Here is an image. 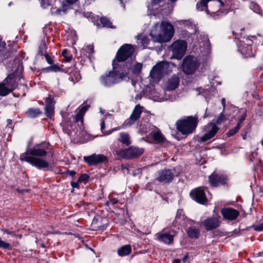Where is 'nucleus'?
<instances>
[{
  "label": "nucleus",
  "mask_w": 263,
  "mask_h": 263,
  "mask_svg": "<svg viewBox=\"0 0 263 263\" xmlns=\"http://www.w3.org/2000/svg\"><path fill=\"white\" fill-rule=\"evenodd\" d=\"M250 8L251 10H252L254 12L261 14V10L260 6L256 3L251 2L250 4Z\"/></svg>",
  "instance_id": "nucleus-32"
},
{
  "label": "nucleus",
  "mask_w": 263,
  "mask_h": 263,
  "mask_svg": "<svg viewBox=\"0 0 263 263\" xmlns=\"http://www.w3.org/2000/svg\"><path fill=\"white\" fill-rule=\"evenodd\" d=\"M143 107H141L139 104L137 105L134 109L133 110L132 114L130 117L132 118L135 122L137 121L140 117V115L142 113Z\"/></svg>",
  "instance_id": "nucleus-26"
},
{
  "label": "nucleus",
  "mask_w": 263,
  "mask_h": 263,
  "mask_svg": "<svg viewBox=\"0 0 263 263\" xmlns=\"http://www.w3.org/2000/svg\"><path fill=\"white\" fill-rule=\"evenodd\" d=\"M219 130V128L213 123L208 124L205 127L206 133L201 137L202 142H205L213 138Z\"/></svg>",
  "instance_id": "nucleus-15"
},
{
  "label": "nucleus",
  "mask_w": 263,
  "mask_h": 263,
  "mask_svg": "<svg viewBox=\"0 0 263 263\" xmlns=\"http://www.w3.org/2000/svg\"><path fill=\"white\" fill-rule=\"evenodd\" d=\"M83 115L80 112L77 114L74 118L75 122H78L79 121H81V122H83Z\"/></svg>",
  "instance_id": "nucleus-43"
},
{
  "label": "nucleus",
  "mask_w": 263,
  "mask_h": 263,
  "mask_svg": "<svg viewBox=\"0 0 263 263\" xmlns=\"http://www.w3.org/2000/svg\"><path fill=\"white\" fill-rule=\"evenodd\" d=\"M187 236L191 239H197L200 234V230L194 226H190L186 229Z\"/></svg>",
  "instance_id": "nucleus-20"
},
{
  "label": "nucleus",
  "mask_w": 263,
  "mask_h": 263,
  "mask_svg": "<svg viewBox=\"0 0 263 263\" xmlns=\"http://www.w3.org/2000/svg\"><path fill=\"white\" fill-rule=\"evenodd\" d=\"M87 50H89L90 52H92L93 51V47L92 45H89L87 47Z\"/></svg>",
  "instance_id": "nucleus-60"
},
{
  "label": "nucleus",
  "mask_w": 263,
  "mask_h": 263,
  "mask_svg": "<svg viewBox=\"0 0 263 263\" xmlns=\"http://www.w3.org/2000/svg\"><path fill=\"white\" fill-rule=\"evenodd\" d=\"M67 174L70 176H74L75 175V174H76V172L74 171H71V170H68L67 171Z\"/></svg>",
  "instance_id": "nucleus-52"
},
{
  "label": "nucleus",
  "mask_w": 263,
  "mask_h": 263,
  "mask_svg": "<svg viewBox=\"0 0 263 263\" xmlns=\"http://www.w3.org/2000/svg\"><path fill=\"white\" fill-rule=\"evenodd\" d=\"M42 71H44V72H46L51 71H52V70H51V66L47 67H46V68L43 69Z\"/></svg>",
  "instance_id": "nucleus-55"
},
{
  "label": "nucleus",
  "mask_w": 263,
  "mask_h": 263,
  "mask_svg": "<svg viewBox=\"0 0 263 263\" xmlns=\"http://www.w3.org/2000/svg\"><path fill=\"white\" fill-rule=\"evenodd\" d=\"M180 78L178 74H173L166 83L165 88L167 90L172 91L176 89L179 86Z\"/></svg>",
  "instance_id": "nucleus-17"
},
{
  "label": "nucleus",
  "mask_w": 263,
  "mask_h": 263,
  "mask_svg": "<svg viewBox=\"0 0 263 263\" xmlns=\"http://www.w3.org/2000/svg\"><path fill=\"white\" fill-rule=\"evenodd\" d=\"M138 43L140 46H142L143 48H145L149 43L148 38L142 34L137 35Z\"/></svg>",
  "instance_id": "nucleus-29"
},
{
  "label": "nucleus",
  "mask_w": 263,
  "mask_h": 263,
  "mask_svg": "<svg viewBox=\"0 0 263 263\" xmlns=\"http://www.w3.org/2000/svg\"><path fill=\"white\" fill-rule=\"evenodd\" d=\"M128 58L127 60L129 59ZM126 60H125V64H128L130 65L129 68V71L130 70L133 74L135 75H138L139 74L141 71L143 65L142 63H139V62H136L135 64L132 66L131 63H129L127 62H126Z\"/></svg>",
  "instance_id": "nucleus-22"
},
{
  "label": "nucleus",
  "mask_w": 263,
  "mask_h": 263,
  "mask_svg": "<svg viewBox=\"0 0 263 263\" xmlns=\"http://www.w3.org/2000/svg\"><path fill=\"white\" fill-rule=\"evenodd\" d=\"M45 59L48 64H52L53 63L52 60L51 59V57L47 53H46L45 54Z\"/></svg>",
  "instance_id": "nucleus-48"
},
{
  "label": "nucleus",
  "mask_w": 263,
  "mask_h": 263,
  "mask_svg": "<svg viewBox=\"0 0 263 263\" xmlns=\"http://www.w3.org/2000/svg\"><path fill=\"white\" fill-rule=\"evenodd\" d=\"M17 191L20 193H23L25 191V190L17 189Z\"/></svg>",
  "instance_id": "nucleus-64"
},
{
  "label": "nucleus",
  "mask_w": 263,
  "mask_h": 263,
  "mask_svg": "<svg viewBox=\"0 0 263 263\" xmlns=\"http://www.w3.org/2000/svg\"><path fill=\"white\" fill-rule=\"evenodd\" d=\"M54 98L52 96L49 95L45 100L46 106H54V102L53 101Z\"/></svg>",
  "instance_id": "nucleus-36"
},
{
  "label": "nucleus",
  "mask_w": 263,
  "mask_h": 263,
  "mask_svg": "<svg viewBox=\"0 0 263 263\" xmlns=\"http://www.w3.org/2000/svg\"><path fill=\"white\" fill-rule=\"evenodd\" d=\"M203 46H205L206 47V52L208 53L210 52V44L209 42V40L206 39V41L203 43Z\"/></svg>",
  "instance_id": "nucleus-44"
},
{
  "label": "nucleus",
  "mask_w": 263,
  "mask_h": 263,
  "mask_svg": "<svg viewBox=\"0 0 263 263\" xmlns=\"http://www.w3.org/2000/svg\"><path fill=\"white\" fill-rule=\"evenodd\" d=\"M105 128V120L104 119H102L101 123V129L103 132V129Z\"/></svg>",
  "instance_id": "nucleus-56"
},
{
  "label": "nucleus",
  "mask_w": 263,
  "mask_h": 263,
  "mask_svg": "<svg viewBox=\"0 0 263 263\" xmlns=\"http://www.w3.org/2000/svg\"><path fill=\"white\" fill-rule=\"evenodd\" d=\"M98 219L96 218H94L92 221V225L95 226L98 224Z\"/></svg>",
  "instance_id": "nucleus-59"
},
{
  "label": "nucleus",
  "mask_w": 263,
  "mask_h": 263,
  "mask_svg": "<svg viewBox=\"0 0 263 263\" xmlns=\"http://www.w3.org/2000/svg\"><path fill=\"white\" fill-rule=\"evenodd\" d=\"M16 64H17V67L14 72L9 74L3 81L12 91L17 86V82L21 78V73L23 70V67L21 63L18 61L17 63H15Z\"/></svg>",
  "instance_id": "nucleus-8"
},
{
  "label": "nucleus",
  "mask_w": 263,
  "mask_h": 263,
  "mask_svg": "<svg viewBox=\"0 0 263 263\" xmlns=\"http://www.w3.org/2000/svg\"><path fill=\"white\" fill-rule=\"evenodd\" d=\"M223 112L222 111L219 116L218 117H217V118L216 119V121H215V123L217 124H220L222 123H223L225 121H227V118H226L225 116L223 115Z\"/></svg>",
  "instance_id": "nucleus-37"
},
{
  "label": "nucleus",
  "mask_w": 263,
  "mask_h": 263,
  "mask_svg": "<svg viewBox=\"0 0 263 263\" xmlns=\"http://www.w3.org/2000/svg\"><path fill=\"white\" fill-rule=\"evenodd\" d=\"M131 252L132 248L129 245L123 246L117 250L118 255L121 257L129 255Z\"/></svg>",
  "instance_id": "nucleus-23"
},
{
  "label": "nucleus",
  "mask_w": 263,
  "mask_h": 263,
  "mask_svg": "<svg viewBox=\"0 0 263 263\" xmlns=\"http://www.w3.org/2000/svg\"><path fill=\"white\" fill-rule=\"evenodd\" d=\"M89 178V176L87 174H83L79 178L78 182H86L88 180Z\"/></svg>",
  "instance_id": "nucleus-39"
},
{
  "label": "nucleus",
  "mask_w": 263,
  "mask_h": 263,
  "mask_svg": "<svg viewBox=\"0 0 263 263\" xmlns=\"http://www.w3.org/2000/svg\"><path fill=\"white\" fill-rule=\"evenodd\" d=\"M254 229L256 231H263V222L259 223V224H257L256 226H255L254 227Z\"/></svg>",
  "instance_id": "nucleus-42"
},
{
  "label": "nucleus",
  "mask_w": 263,
  "mask_h": 263,
  "mask_svg": "<svg viewBox=\"0 0 263 263\" xmlns=\"http://www.w3.org/2000/svg\"><path fill=\"white\" fill-rule=\"evenodd\" d=\"M89 107V105H88L82 107L79 111V112L84 115L85 113V112L88 110Z\"/></svg>",
  "instance_id": "nucleus-45"
},
{
  "label": "nucleus",
  "mask_w": 263,
  "mask_h": 263,
  "mask_svg": "<svg viewBox=\"0 0 263 263\" xmlns=\"http://www.w3.org/2000/svg\"><path fill=\"white\" fill-rule=\"evenodd\" d=\"M72 59V57L69 56V57H65V60L66 62H69Z\"/></svg>",
  "instance_id": "nucleus-62"
},
{
  "label": "nucleus",
  "mask_w": 263,
  "mask_h": 263,
  "mask_svg": "<svg viewBox=\"0 0 263 263\" xmlns=\"http://www.w3.org/2000/svg\"><path fill=\"white\" fill-rule=\"evenodd\" d=\"M212 1L215 4H219L220 6H223L224 5V3L221 0H212Z\"/></svg>",
  "instance_id": "nucleus-51"
},
{
  "label": "nucleus",
  "mask_w": 263,
  "mask_h": 263,
  "mask_svg": "<svg viewBox=\"0 0 263 263\" xmlns=\"http://www.w3.org/2000/svg\"><path fill=\"white\" fill-rule=\"evenodd\" d=\"M161 1V0H152V5L153 6L159 5Z\"/></svg>",
  "instance_id": "nucleus-54"
},
{
  "label": "nucleus",
  "mask_w": 263,
  "mask_h": 263,
  "mask_svg": "<svg viewBox=\"0 0 263 263\" xmlns=\"http://www.w3.org/2000/svg\"><path fill=\"white\" fill-rule=\"evenodd\" d=\"M135 121L129 117L127 120H126L122 124L123 127H127L130 126L134 124Z\"/></svg>",
  "instance_id": "nucleus-38"
},
{
  "label": "nucleus",
  "mask_w": 263,
  "mask_h": 263,
  "mask_svg": "<svg viewBox=\"0 0 263 263\" xmlns=\"http://www.w3.org/2000/svg\"><path fill=\"white\" fill-rule=\"evenodd\" d=\"M54 106H45V114L46 116L49 118H51L54 112Z\"/></svg>",
  "instance_id": "nucleus-33"
},
{
  "label": "nucleus",
  "mask_w": 263,
  "mask_h": 263,
  "mask_svg": "<svg viewBox=\"0 0 263 263\" xmlns=\"http://www.w3.org/2000/svg\"><path fill=\"white\" fill-rule=\"evenodd\" d=\"M212 1V0H201L196 5L197 9L199 11L205 10L208 13H209V10L208 8V3Z\"/></svg>",
  "instance_id": "nucleus-28"
},
{
  "label": "nucleus",
  "mask_w": 263,
  "mask_h": 263,
  "mask_svg": "<svg viewBox=\"0 0 263 263\" xmlns=\"http://www.w3.org/2000/svg\"><path fill=\"white\" fill-rule=\"evenodd\" d=\"M80 182H71V185L73 188H79V183Z\"/></svg>",
  "instance_id": "nucleus-50"
},
{
  "label": "nucleus",
  "mask_w": 263,
  "mask_h": 263,
  "mask_svg": "<svg viewBox=\"0 0 263 263\" xmlns=\"http://www.w3.org/2000/svg\"><path fill=\"white\" fill-rule=\"evenodd\" d=\"M183 24L187 27L188 29H194L195 28V26L192 24V23L189 20H184L182 21Z\"/></svg>",
  "instance_id": "nucleus-40"
},
{
  "label": "nucleus",
  "mask_w": 263,
  "mask_h": 263,
  "mask_svg": "<svg viewBox=\"0 0 263 263\" xmlns=\"http://www.w3.org/2000/svg\"><path fill=\"white\" fill-rule=\"evenodd\" d=\"M12 91L11 89L4 82H2L0 83V96H5L11 92Z\"/></svg>",
  "instance_id": "nucleus-30"
},
{
  "label": "nucleus",
  "mask_w": 263,
  "mask_h": 263,
  "mask_svg": "<svg viewBox=\"0 0 263 263\" xmlns=\"http://www.w3.org/2000/svg\"><path fill=\"white\" fill-rule=\"evenodd\" d=\"M173 25L166 21H162L160 25L155 24L150 32V36L154 42L160 43L170 41L174 35Z\"/></svg>",
  "instance_id": "nucleus-3"
},
{
  "label": "nucleus",
  "mask_w": 263,
  "mask_h": 263,
  "mask_svg": "<svg viewBox=\"0 0 263 263\" xmlns=\"http://www.w3.org/2000/svg\"><path fill=\"white\" fill-rule=\"evenodd\" d=\"M210 184L212 187H217L227 183V177L223 174L216 173L215 171L209 176Z\"/></svg>",
  "instance_id": "nucleus-11"
},
{
  "label": "nucleus",
  "mask_w": 263,
  "mask_h": 263,
  "mask_svg": "<svg viewBox=\"0 0 263 263\" xmlns=\"http://www.w3.org/2000/svg\"><path fill=\"white\" fill-rule=\"evenodd\" d=\"M100 22L101 23L103 27L114 28V27L111 25L112 23L106 17H102L100 18Z\"/></svg>",
  "instance_id": "nucleus-31"
},
{
  "label": "nucleus",
  "mask_w": 263,
  "mask_h": 263,
  "mask_svg": "<svg viewBox=\"0 0 263 263\" xmlns=\"http://www.w3.org/2000/svg\"><path fill=\"white\" fill-rule=\"evenodd\" d=\"M185 41L178 40L174 42L168 47L169 51L172 52L171 59L181 60L185 53L187 49Z\"/></svg>",
  "instance_id": "nucleus-5"
},
{
  "label": "nucleus",
  "mask_w": 263,
  "mask_h": 263,
  "mask_svg": "<svg viewBox=\"0 0 263 263\" xmlns=\"http://www.w3.org/2000/svg\"><path fill=\"white\" fill-rule=\"evenodd\" d=\"M221 104L223 106V111H224L225 108H226V100H225L224 98H222Z\"/></svg>",
  "instance_id": "nucleus-58"
},
{
  "label": "nucleus",
  "mask_w": 263,
  "mask_h": 263,
  "mask_svg": "<svg viewBox=\"0 0 263 263\" xmlns=\"http://www.w3.org/2000/svg\"><path fill=\"white\" fill-rule=\"evenodd\" d=\"M118 140L120 142L126 146H128L132 143L130 137L127 133H121L120 134V138Z\"/></svg>",
  "instance_id": "nucleus-25"
},
{
  "label": "nucleus",
  "mask_w": 263,
  "mask_h": 263,
  "mask_svg": "<svg viewBox=\"0 0 263 263\" xmlns=\"http://www.w3.org/2000/svg\"><path fill=\"white\" fill-rule=\"evenodd\" d=\"M247 115L246 111L243 112L242 115L240 116L239 121L237 123V125H241V124L243 122V121L246 119Z\"/></svg>",
  "instance_id": "nucleus-41"
},
{
  "label": "nucleus",
  "mask_w": 263,
  "mask_h": 263,
  "mask_svg": "<svg viewBox=\"0 0 263 263\" xmlns=\"http://www.w3.org/2000/svg\"><path fill=\"white\" fill-rule=\"evenodd\" d=\"M221 214L224 219L233 220L238 217L239 212L232 208H226L221 209Z\"/></svg>",
  "instance_id": "nucleus-16"
},
{
  "label": "nucleus",
  "mask_w": 263,
  "mask_h": 263,
  "mask_svg": "<svg viewBox=\"0 0 263 263\" xmlns=\"http://www.w3.org/2000/svg\"><path fill=\"white\" fill-rule=\"evenodd\" d=\"M179 172L175 167L170 169H164L158 173L156 179L158 181L163 184L168 183L172 181L175 176H178Z\"/></svg>",
  "instance_id": "nucleus-10"
},
{
  "label": "nucleus",
  "mask_w": 263,
  "mask_h": 263,
  "mask_svg": "<svg viewBox=\"0 0 263 263\" xmlns=\"http://www.w3.org/2000/svg\"><path fill=\"white\" fill-rule=\"evenodd\" d=\"M144 152L143 148L130 146L127 148L116 151L117 155L120 158L126 160H132L140 156Z\"/></svg>",
  "instance_id": "nucleus-7"
},
{
  "label": "nucleus",
  "mask_w": 263,
  "mask_h": 263,
  "mask_svg": "<svg viewBox=\"0 0 263 263\" xmlns=\"http://www.w3.org/2000/svg\"><path fill=\"white\" fill-rule=\"evenodd\" d=\"M110 204L115 205L118 202V200L117 198H112L109 200Z\"/></svg>",
  "instance_id": "nucleus-53"
},
{
  "label": "nucleus",
  "mask_w": 263,
  "mask_h": 263,
  "mask_svg": "<svg viewBox=\"0 0 263 263\" xmlns=\"http://www.w3.org/2000/svg\"><path fill=\"white\" fill-rule=\"evenodd\" d=\"M151 135L153 140L156 143H162L165 140V138L159 130H158L157 132H152Z\"/></svg>",
  "instance_id": "nucleus-24"
},
{
  "label": "nucleus",
  "mask_w": 263,
  "mask_h": 263,
  "mask_svg": "<svg viewBox=\"0 0 263 263\" xmlns=\"http://www.w3.org/2000/svg\"><path fill=\"white\" fill-rule=\"evenodd\" d=\"M1 231H3L4 233H6L8 235H11V236H14L15 233L13 231H10L8 229H1Z\"/></svg>",
  "instance_id": "nucleus-47"
},
{
  "label": "nucleus",
  "mask_w": 263,
  "mask_h": 263,
  "mask_svg": "<svg viewBox=\"0 0 263 263\" xmlns=\"http://www.w3.org/2000/svg\"><path fill=\"white\" fill-rule=\"evenodd\" d=\"M181 216H184V212L182 210L179 209L177 212L176 218H180Z\"/></svg>",
  "instance_id": "nucleus-46"
},
{
  "label": "nucleus",
  "mask_w": 263,
  "mask_h": 263,
  "mask_svg": "<svg viewBox=\"0 0 263 263\" xmlns=\"http://www.w3.org/2000/svg\"><path fill=\"white\" fill-rule=\"evenodd\" d=\"M96 228H99L100 230H104L106 229V226H105V225H98L97 226H95Z\"/></svg>",
  "instance_id": "nucleus-57"
},
{
  "label": "nucleus",
  "mask_w": 263,
  "mask_h": 263,
  "mask_svg": "<svg viewBox=\"0 0 263 263\" xmlns=\"http://www.w3.org/2000/svg\"><path fill=\"white\" fill-rule=\"evenodd\" d=\"M0 249L11 250L12 248L10 243L3 241L0 237Z\"/></svg>",
  "instance_id": "nucleus-34"
},
{
  "label": "nucleus",
  "mask_w": 263,
  "mask_h": 263,
  "mask_svg": "<svg viewBox=\"0 0 263 263\" xmlns=\"http://www.w3.org/2000/svg\"><path fill=\"white\" fill-rule=\"evenodd\" d=\"M78 0H65L62 4L61 8L58 9L56 11L57 14L60 13L61 11L66 12L67 10L71 8V6L76 3Z\"/></svg>",
  "instance_id": "nucleus-21"
},
{
  "label": "nucleus",
  "mask_w": 263,
  "mask_h": 263,
  "mask_svg": "<svg viewBox=\"0 0 263 263\" xmlns=\"http://www.w3.org/2000/svg\"><path fill=\"white\" fill-rule=\"evenodd\" d=\"M170 64L167 62H160L155 65L150 71L149 76L155 81H159L169 71Z\"/></svg>",
  "instance_id": "nucleus-9"
},
{
  "label": "nucleus",
  "mask_w": 263,
  "mask_h": 263,
  "mask_svg": "<svg viewBox=\"0 0 263 263\" xmlns=\"http://www.w3.org/2000/svg\"><path fill=\"white\" fill-rule=\"evenodd\" d=\"M180 260L179 259H176L174 260L173 263H180Z\"/></svg>",
  "instance_id": "nucleus-63"
},
{
  "label": "nucleus",
  "mask_w": 263,
  "mask_h": 263,
  "mask_svg": "<svg viewBox=\"0 0 263 263\" xmlns=\"http://www.w3.org/2000/svg\"><path fill=\"white\" fill-rule=\"evenodd\" d=\"M158 240L165 244H171L174 239V235L170 234L168 233H160L156 235Z\"/></svg>",
  "instance_id": "nucleus-19"
},
{
  "label": "nucleus",
  "mask_w": 263,
  "mask_h": 263,
  "mask_svg": "<svg viewBox=\"0 0 263 263\" xmlns=\"http://www.w3.org/2000/svg\"><path fill=\"white\" fill-rule=\"evenodd\" d=\"M203 224L205 229L209 231L217 228L219 226V222L216 218L211 217L205 220Z\"/></svg>",
  "instance_id": "nucleus-18"
},
{
  "label": "nucleus",
  "mask_w": 263,
  "mask_h": 263,
  "mask_svg": "<svg viewBox=\"0 0 263 263\" xmlns=\"http://www.w3.org/2000/svg\"><path fill=\"white\" fill-rule=\"evenodd\" d=\"M198 124V117L189 116L176 122L177 129L183 135L193 133Z\"/></svg>",
  "instance_id": "nucleus-4"
},
{
  "label": "nucleus",
  "mask_w": 263,
  "mask_h": 263,
  "mask_svg": "<svg viewBox=\"0 0 263 263\" xmlns=\"http://www.w3.org/2000/svg\"><path fill=\"white\" fill-rule=\"evenodd\" d=\"M191 198L197 202L204 204L207 202V199L204 190L201 187H197L190 192Z\"/></svg>",
  "instance_id": "nucleus-14"
},
{
  "label": "nucleus",
  "mask_w": 263,
  "mask_h": 263,
  "mask_svg": "<svg viewBox=\"0 0 263 263\" xmlns=\"http://www.w3.org/2000/svg\"><path fill=\"white\" fill-rule=\"evenodd\" d=\"M134 51L131 44H125L118 50L115 59L112 61V70L100 77L101 84L105 87H110L123 81L130 79L129 64L125 60L130 58Z\"/></svg>",
  "instance_id": "nucleus-1"
},
{
  "label": "nucleus",
  "mask_w": 263,
  "mask_h": 263,
  "mask_svg": "<svg viewBox=\"0 0 263 263\" xmlns=\"http://www.w3.org/2000/svg\"><path fill=\"white\" fill-rule=\"evenodd\" d=\"M50 145L48 142L37 144L22 154L20 156V160L30 163L39 170L49 171V163L42 158L47 155L50 150Z\"/></svg>",
  "instance_id": "nucleus-2"
},
{
  "label": "nucleus",
  "mask_w": 263,
  "mask_h": 263,
  "mask_svg": "<svg viewBox=\"0 0 263 263\" xmlns=\"http://www.w3.org/2000/svg\"><path fill=\"white\" fill-rule=\"evenodd\" d=\"M51 70L52 71L58 72L61 70V68L57 65H53L51 66Z\"/></svg>",
  "instance_id": "nucleus-49"
},
{
  "label": "nucleus",
  "mask_w": 263,
  "mask_h": 263,
  "mask_svg": "<svg viewBox=\"0 0 263 263\" xmlns=\"http://www.w3.org/2000/svg\"><path fill=\"white\" fill-rule=\"evenodd\" d=\"M242 42H244V41L241 40H238L237 42L238 50L241 54L242 57L244 58L253 57L255 53L252 51L251 45L249 43L242 44Z\"/></svg>",
  "instance_id": "nucleus-13"
},
{
  "label": "nucleus",
  "mask_w": 263,
  "mask_h": 263,
  "mask_svg": "<svg viewBox=\"0 0 263 263\" xmlns=\"http://www.w3.org/2000/svg\"><path fill=\"white\" fill-rule=\"evenodd\" d=\"M200 65V62L196 57L189 55L183 59L181 67L183 72L190 75L194 73Z\"/></svg>",
  "instance_id": "nucleus-6"
},
{
  "label": "nucleus",
  "mask_w": 263,
  "mask_h": 263,
  "mask_svg": "<svg viewBox=\"0 0 263 263\" xmlns=\"http://www.w3.org/2000/svg\"><path fill=\"white\" fill-rule=\"evenodd\" d=\"M257 156V153H253L250 156V160L252 161V158H254L255 156Z\"/></svg>",
  "instance_id": "nucleus-61"
},
{
  "label": "nucleus",
  "mask_w": 263,
  "mask_h": 263,
  "mask_svg": "<svg viewBox=\"0 0 263 263\" xmlns=\"http://www.w3.org/2000/svg\"><path fill=\"white\" fill-rule=\"evenodd\" d=\"M42 112L38 108H30L26 111V115L30 118H35L42 114Z\"/></svg>",
  "instance_id": "nucleus-27"
},
{
  "label": "nucleus",
  "mask_w": 263,
  "mask_h": 263,
  "mask_svg": "<svg viewBox=\"0 0 263 263\" xmlns=\"http://www.w3.org/2000/svg\"><path fill=\"white\" fill-rule=\"evenodd\" d=\"M84 161L89 166H95L100 163L107 161L106 156L102 154H93L88 156L84 157Z\"/></svg>",
  "instance_id": "nucleus-12"
},
{
  "label": "nucleus",
  "mask_w": 263,
  "mask_h": 263,
  "mask_svg": "<svg viewBox=\"0 0 263 263\" xmlns=\"http://www.w3.org/2000/svg\"><path fill=\"white\" fill-rule=\"evenodd\" d=\"M240 126H241V125H239L237 124L235 127L230 129L227 133V136L231 137V136L234 135L239 130V129L240 128Z\"/></svg>",
  "instance_id": "nucleus-35"
}]
</instances>
